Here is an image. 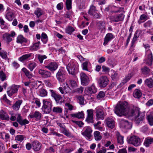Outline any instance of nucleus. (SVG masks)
Wrapping results in <instances>:
<instances>
[{"label": "nucleus", "instance_id": "8", "mask_svg": "<svg viewBox=\"0 0 153 153\" xmlns=\"http://www.w3.org/2000/svg\"><path fill=\"white\" fill-rule=\"evenodd\" d=\"M125 16V15L123 14L120 13L118 15L110 16L109 19L112 22H118L123 21Z\"/></svg>", "mask_w": 153, "mask_h": 153}, {"label": "nucleus", "instance_id": "29", "mask_svg": "<svg viewBox=\"0 0 153 153\" xmlns=\"http://www.w3.org/2000/svg\"><path fill=\"white\" fill-rule=\"evenodd\" d=\"M153 143V138L150 137H146L144 140V145L146 147H148Z\"/></svg>", "mask_w": 153, "mask_h": 153}, {"label": "nucleus", "instance_id": "28", "mask_svg": "<svg viewBox=\"0 0 153 153\" xmlns=\"http://www.w3.org/2000/svg\"><path fill=\"white\" fill-rule=\"evenodd\" d=\"M147 55V57L146 60V64L149 65H151L152 64L153 60V56L152 53L151 52L146 53Z\"/></svg>", "mask_w": 153, "mask_h": 153}, {"label": "nucleus", "instance_id": "44", "mask_svg": "<svg viewBox=\"0 0 153 153\" xmlns=\"http://www.w3.org/2000/svg\"><path fill=\"white\" fill-rule=\"evenodd\" d=\"M10 34L6 33L3 34V38L4 40H6L8 42H9L12 41V39Z\"/></svg>", "mask_w": 153, "mask_h": 153}, {"label": "nucleus", "instance_id": "19", "mask_svg": "<svg viewBox=\"0 0 153 153\" xmlns=\"http://www.w3.org/2000/svg\"><path fill=\"white\" fill-rule=\"evenodd\" d=\"M106 124L107 126L111 129L114 127L115 122L114 120L110 117L107 118L105 120Z\"/></svg>", "mask_w": 153, "mask_h": 153}, {"label": "nucleus", "instance_id": "10", "mask_svg": "<svg viewBox=\"0 0 153 153\" xmlns=\"http://www.w3.org/2000/svg\"><path fill=\"white\" fill-rule=\"evenodd\" d=\"M50 91L51 97L54 99L56 103L62 102V97L60 94L56 93V91L53 90H50Z\"/></svg>", "mask_w": 153, "mask_h": 153}, {"label": "nucleus", "instance_id": "48", "mask_svg": "<svg viewBox=\"0 0 153 153\" xmlns=\"http://www.w3.org/2000/svg\"><path fill=\"white\" fill-rule=\"evenodd\" d=\"M53 112L56 113H61L62 111V108L59 107H54L52 109Z\"/></svg>", "mask_w": 153, "mask_h": 153}, {"label": "nucleus", "instance_id": "3", "mask_svg": "<svg viewBox=\"0 0 153 153\" xmlns=\"http://www.w3.org/2000/svg\"><path fill=\"white\" fill-rule=\"evenodd\" d=\"M66 68L69 74L73 75L76 74L78 71L77 64L72 61L70 62Z\"/></svg>", "mask_w": 153, "mask_h": 153}, {"label": "nucleus", "instance_id": "15", "mask_svg": "<svg viewBox=\"0 0 153 153\" xmlns=\"http://www.w3.org/2000/svg\"><path fill=\"white\" fill-rule=\"evenodd\" d=\"M97 91V89L94 85L91 86L86 88L85 90V92L87 95H91L95 94Z\"/></svg>", "mask_w": 153, "mask_h": 153}, {"label": "nucleus", "instance_id": "26", "mask_svg": "<svg viewBox=\"0 0 153 153\" xmlns=\"http://www.w3.org/2000/svg\"><path fill=\"white\" fill-rule=\"evenodd\" d=\"M32 55V54L31 53L24 55L19 58V60L21 62L29 60L30 59V58Z\"/></svg>", "mask_w": 153, "mask_h": 153}, {"label": "nucleus", "instance_id": "23", "mask_svg": "<svg viewBox=\"0 0 153 153\" xmlns=\"http://www.w3.org/2000/svg\"><path fill=\"white\" fill-rule=\"evenodd\" d=\"M23 102L22 100H18L12 106L13 110L15 111H18L20 108V105Z\"/></svg>", "mask_w": 153, "mask_h": 153}, {"label": "nucleus", "instance_id": "14", "mask_svg": "<svg viewBox=\"0 0 153 153\" xmlns=\"http://www.w3.org/2000/svg\"><path fill=\"white\" fill-rule=\"evenodd\" d=\"M109 80L106 76H102L99 79L98 83L100 87L105 88L108 85Z\"/></svg>", "mask_w": 153, "mask_h": 153}, {"label": "nucleus", "instance_id": "27", "mask_svg": "<svg viewBox=\"0 0 153 153\" xmlns=\"http://www.w3.org/2000/svg\"><path fill=\"white\" fill-rule=\"evenodd\" d=\"M0 118L2 120L7 121L10 119L9 116L8 114L2 110L0 111Z\"/></svg>", "mask_w": 153, "mask_h": 153}, {"label": "nucleus", "instance_id": "24", "mask_svg": "<svg viewBox=\"0 0 153 153\" xmlns=\"http://www.w3.org/2000/svg\"><path fill=\"white\" fill-rule=\"evenodd\" d=\"M114 38V35L111 33L107 34L104 39L103 45L105 46Z\"/></svg>", "mask_w": 153, "mask_h": 153}, {"label": "nucleus", "instance_id": "50", "mask_svg": "<svg viewBox=\"0 0 153 153\" xmlns=\"http://www.w3.org/2000/svg\"><path fill=\"white\" fill-rule=\"evenodd\" d=\"M65 30L66 33L71 34L75 30V29L73 27L71 26H68L65 29Z\"/></svg>", "mask_w": 153, "mask_h": 153}, {"label": "nucleus", "instance_id": "35", "mask_svg": "<svg viewBox=\"0 0 153 153\" xmlns=\"http://www.w3.org/2000/svg\"><path fill=\"white\" fill-rule=\"evenodd\" d=\"M72 117H74L79 119L82 118L84 117V114L83 111L79 112L76 114H71Z\"/></svg>", "mask_w": 153, "mask_h": 153}, {"label": "nucleus", "instance_id": "46", "mask_svg": "<svg viewBox=\"0 0 153 153\" xmlns=\"http://www.w3.org/2000/svg\"><path fill=\"white\" fill-rule=\"evenodd\" d=\"M48 94L47 91L44 89H40L39 91V95L42 97H46Z\"/></svg>", "mask_w": 153, "mask_h": 153}, {"label": "nucleus", "instance_id": "39", "mask_svg": "<svg viewBox=\"0 0 153 153\" xmlns=\"http://www.w3.org/2000/svg\"><path fill=\"white\" fill-rule=\"evenodd\" d=\"M14 17V14L12 12H8L6 15V18L9 21H12Z\"/></svg>", "mask_w": 153, "mask_h": 153}, {"label": "nucleus", "instance_id": "41", "mask_svg": "<svg viewBox=\"0 0 153 153\" xmlns=\"http://www.w3.org/2000/svg\"><path fill=\"white\" fill-rule=\"evenodd\" d=\"M147 118L149 124L151 126L153 125V112L148 115Z\"/></svg>", "mask_w": 153, "mask_h": 153}, {"label": "nucleus", "instance_id": "51", "mask_svg": "<svg viewBox=\"0 0 153 153\" xmlns=\"http://www.w3.org/2000/svg\"><path fill=\"white\" fill-rule=\"evenodd\" d=\"M41 40L44 43H46L47 42L48 37L46 33H42Z\"/></svg>", "mask_w": 153, "mask_h": 153}, {"label": "nucleus", "instance_id": "58", "mask_svg": "<svg viewBox=\"0 0 153 153\" xmlns=\"http://www.w3.org/2000/svg\"><path fill=\"white\" fill-rule=\"evenodd\" d=\"M66 8L67 10H69L71 8V0H66Z\"/></svg>", "mask_w": 153, "mask_h": 153}, {"label": "nucleus", "instance_id": "45", "mask_svg": "<svg viewBox=\"0 0 153 153\" xmlns=\"http://www.w3.org/2000/svg\"><path fill=\"white\" fill-rule=\"evenodd\" d=\"M90 64V63L88 61H85L84 62L82 65V69L84 70L88 71V67L89 64Z\"/></svg>", "mask_w": 153, "mask_h": 153}, {"label": "nucleus", "instance_id": "40", "mask_svg": "<svg viewBox=\"0 0 153 153\" xmlns=\"http://www.w3.org/2000/svg\"><path fill=\"white\" fill-rule=\"evenodd\" d=\"M85 0H78L77 3L79 9H81L84 8Z\"/></svg>", "mask_w": 153, "mask_h": 153}, {"label": "nucleus", "instance_id": "62", "mask_svg": "<svg viewBox=\"0 0 153 153\" xmlns=\"http://www.w3.org/2000/svg\"><path fill=\"white\" fill-rule=\"evenodd\" d=\"M0 56L3 59L6 58L7 56V53L6 52L2 51L0 52Z\"/></svg>", "mask_w": 153, "mask_h": 153}, {"label": "nucleus", "instance_id": "60", "mask_svg": "<svg viewBox=\"0 0 153 153\" xmlns=\"http://www.w3.org/2000/svg\"><path fill=\"white\" fill-rule=\"evenodd\" d=\"M109 7L110 8V11H111V12L114 13H118L120 12V11L119 9L117 10H113V8H117V7L114 6H109Z\"/></svg>", "mask_w": 153, "mask_h": 153}, {"label": "nucleus", "instance_id": "6", "mask_svg": "<svg viewBox=\"0 0 153 153\" xmlns=\"http://www.w3.org/2000/svg\"><path fill=\"white\" fill-rule=\"evenodd\" d=\"M80 76L81 85L84 86L88 85L90 82L89 77L82 72L80 73Z\"/></svg>", "mask_w": 153, "mask_h": 153}, {"label": "nucleus", "instance_id": "53", "mask_svg": "<svg viewBox=\"0 0 153 153\" xmlns=\"http://www.w3.org/2000/svg\"><path fill=\"white\" fill-rule=\"evenodd\" d=\"M141 71L144 74L147 75L150 71V69L147 67H144L141 69Z\"/></svg>", "mask_w": 153, "mask_h": 153}, {"label": "nucleus", "instance_id": "42", "mask_svg": "<svg viewBox=\"0 0 153 153\" xmlns=\"http://www.w3.org/2000/svg\"><path fill=\"white\" fill-rule=\"evenodd\" d=\"M37 65V64L33 62L28 64L27 67L31 71H32Z\"/></svg>", "mask_w": 153, "mask_h": 153}, {"label": "nucleus", "instance_id": "64", "mask_svg": "<svg viewBox=\"0 0 153 153\" xmlns=\"http://www.w3.org/2000/svg\"><path fill=\"white\" fill-rule=\"evenodd\" d=\"M70 82L71 86L74 88H75L77 87V84L76 81L73 80H70Z\"/></svg>", "mask_w": 153, "mask_h": 153}, {"label": "nucleus", "instance_id": "47", "mask_svg": "<svg viewBox=\"0 0 153 153\" xmlns=\"http://www.w3.org/2000/svg\"><path fill=\"white\" fill-rule=\"evenodd\" d=\"M22 71L25 73V75L29 78H31L32 76V74L26 68H23L22 69Z\"/></svg>", "mask_w": 153, "mask_h": 153}, {"label": "nucleus", "instance_id": "9", "mask_svg": "<svg viewBox=\"0 0 153 153\" xmlns=\"http://www.w3.org/2000/svg\"><path fill=\"white\" fill-rule=\"evenodd\" d=\"M20 86L19 85L13 84L9 88V90L7 91L8 96L10 97L12 96L13 94L16 93L19 89Z\"/></svg>", "mask_w": 153, "mask_h": 153}, {"label": "nucleus", "instance_id": "37", "mask_svg": "<svg viewBox=\"0 0 153 153\" xmlns=\"http://www.w3.org/2000/svg\"><path fill=\"white\" fill-rule=\"evenodd\" d=\"M36 56L41 64L43 63V60L47 58V56L45 55H41L39 54H36Z\"/></svg>", "mask_w": 153, "mask_h": 153}, {"label": "nucleus", "instance_id": "31", "mask_svg": "<svg viewBox=\"0 0 153 153\" xmlns=\"http://www.w3.org/2000/svg\"><path fill=\"white\" fill-rule=\"evenodd\" d=\"M27 42V39L24 37L22 35H19L17 37L16 42L18 43L22 44L24 43H26Z\"/></svg>", "mask_w": 153, "mask_h": 153}, {"label": "nucleus", "instance_id": "34", "mask_svg": "<svg viewBox=\"0 0 153 153\" xmlns=\"http://www.w3.org/2000/svg\"><path fill=\"white\" fill-rule=\"evenodd\" d=\"M145 84L149 88L153 87V80L151 78H149L146 79L145 81Z\"/></svg>", "mask_w": 153, "mask_h": 153}, {"label": "nucleus", "instance_id": "5", "mask_svg": "<svg viewBox=\"0 0 153 153\" xmlns=\"http://www.w3.org/2000/svg\"><path fill=\"white\" fill-rule=\"evenodd\" d=\"M56 77L59 82H63L66 79V72L62 68L60 69L56 74Z\"/></svg>", "mask_w": 153, "mask_h": 153}, {"label": "nucleus", "instance_id": "12", "mask_svg": "<svg viewBox=\"0 0 153 153\" xmlns=\"http://www.w3.org/2000/svg\"><path fill=\"white\" fill-rule=\"evenodd\" d=\"M38 73L44 79H47L52 76L51 72L42 69L39 70Z\"/></svg>", "mask_w": 153, "mask_h": 153}, {"label": "nucleus", "instance_id": "22", "mask_svg": "<svg viewBox=\"0 0 153 153\" xmlns=\"http://www.w3.org/2000/svg\"><path fill=\"white\" fill-rule=\"evenodd\" d=\"M41 114L37 111H36L34 112H32L29 115L31 118H35L37 120H39L41 117Z\"/></svg>", "mask_w": 153, "mask_h": 153}, {"label": "nucleus", "instance_id": "20", "mask_svg": "<svg viewBox=\"0 0 153 153\" xmlns=\"http://www.w3.org/2000/svg\"><path fill=\"white\" fill-rule=\"evenodd\" d=\"M96 111V119L103 120L104 119V112L101 109L97 108Z\"/></svg>", "mask_w": 153, "mask_h": 153}, {"label": "nucleus", "instance_id": "1", "mask_svg": "<svg viewBox=\"0 0 153 153\" xmlns=\"http://www.w3.org/2000/svg\"><path fill=\"white\" fill-rule=\"evenodd\" d=\"M114 112L118 116L128 115L131 113L127 102L125 101L120 102L117 104Z\"/></svg>", "mask_w": 153, "mask_h": 153}, {"label": "nucleus", "instance_id": "13", "mask_svg": "<svg viewBox=\"0 0 153 153\" xmlns=\"http://www.w3.org/2000/svg\"><path fill=\"white\" fill-rule=\"evenodd\" d=\"M97 11L96 7L92 5L90 6V9L88 11V13L96 18H100V16L96 12Z\"/></svg>", "mask_w": 153, "mask_h": 153}, {"label": "nucleus", "instance_id": "43", "mask_svg": "<svg viewBox=\"0 0 153 153\" xmlns=\"http://www.w3.org/2000/svg\"><path fill=\"white\" fill-rule=\"evenodd\" d=\"M40 42L39 41L34 44L31 47V49L33 50L37 51L40 48L39 45Z\"/></svg>", "mask_w": 153, "mask_h": 153}, {"label": "nucleus", "instance_id": "2", "mask_svg": "<svg viewBox=\"0 0 153 153\" xmlns=\"http://www.w3.org/2000/svg\"><path fill=\"white\" fill-rule=\"evenodd\" d=\"M129 116H134L135 121L136 123L139 124L144 118V114L137 110H131V113Z\"/></svg>", "mask_w": 153, "mask_h": 153}, {"label": "nucleus", "instance_id": "36", "mask_svg": "<svg viewBox=\"0 0 153 153\" xmlns=\"http://www.w3.org/2000/svg\"><path fill=\"white\" fill-rule=\"evenodd\" d=\"M44 13L43 11L39 8H37L34 11V14L37 18H39Z\"/></svg>", "mask_w": 153, "mask_h": 153}, {"label": "nucleus", "instance_id": "38", "mask_svg": "<svg viewBox=\"0 0 153 153\" xmlns=\"http://www.w3.org/2000/svg\"><path fill=\"white\" fill-rule=\"evenodd\" d=\"M95 139L96 141L100 140L102 138L100 132L98 131H95L94 133Z\"/></svg>", "mask_w": 153, "mask_h": 153}, {"label": "nucleus", "instance_id": "25", "mask_svg": "<svg viewBox=\"0 0 153 153\" xmlns=\"http://www.w3.org/2000/svg\"><path fill=\"white\" fill-rule=\"evenodd\" d=\"M59 91L62 94H65V91L66 93H68L70 90V88L67 83L66 84V86H64V88L62 87H60L58 88Z\"/></svg>", "mask_w": 153, "mask_h": 153}, {"label": "nucleus", "instance_id": "33", "mask_svg": "<svg viewBox=\"0 0 153 153\" xmlns=\"http://www.w3.org/2000/svg\"><path fill=\"white\" fill-rule=\"evenodd\" d=\"M142 95V93L141 91L138 89H135L133 92L134 97L136 98H140Z\"/></svg>", "mask_w": 153, "mask_h": 153}, {"label": "nucleus", "instance_id": "55", "mask_svg": "<svg viewBox=\"0 0 153 153\" xmlns=\"http://www.w3.org/2000/svg\"><path fill=\"white\" fill-rule=\"evenodd\" d=\"M61 131L62 133L67 137L70 136L71 135V133L65 128V127L63 128V129H62Z\"/></svg>", "mask_w": 153, "mask_h": 153}, {"label": "nucleus", "instance_id": "18", "mask_svg": "<svg viewBox=\"0 0 153 153\" xmlns=\"http://www.w3.org/2000/svg\"><path fill=\"white\" fill-rule=\"evenodd\" d=\"M58 65L55 62H51L48 65L45 66V67L51 72H53L58 68Z\"/></svg>", "mask_w": 153, "mask_h": 153}, {"label": "nucleus", "instance_id": "49", "mask_svg": "<svg viewBox=\"0 0 153 153\" xmlns=\"http://www.w3.org/2000/svg\"><path fill=\"white\" fill-rule=\"evenodd\" d=\"M25 138V137L23 135H17L15 137L16 141L22 142Z\"/></svg>", "mask_w": 153, "mask_h": 153}, {"label": "nucleus", "instance_id": "17", "mask_svg": "<svg viewBox=\"0 0 153 153\" xmlns=\"http://www.w3.org/2000/svg\"><path fill=\"white\" fill-rule=\"evenodd\" d=\"M92 131L89 127H87L85 131L82 133V134L88 140H90L92 137L91 133Z\"/></svg>", "mask_w": 153, "mask_h": 153}, {"label": "nucleus", "instance_id": "4", "mask_svg": "<svg viewBox=\"0 0 153 153\" xmlns=\"http://www.w3.org/2000/svg\"><path fill=\"white\" fill-rule=\"evenodd\" d=\"M43 105L42 107V110L44 113L48 114L51 111L52 106V103L47 100H43Z\"/></svg>", "mask_w": 153, "mask_h": 153}, {"label": "nucleus", "instance_id": "30", "mask_svg": "<svg viewBox=\"0 0 153 153\" xmlns=\"http://www.w3.org/2000/svg\"><path fill=\"white\" fill-rule=\"evenodd\" d=\"M97 25L100 30L102 31H105V22L102 21H100L97 23Z\"/></svg>", "mask_w": 153, "mask_h": 153}, {"label": "nucleus", "instance_id": "11", "mask_svg": "<svg viewBox=\"0 0 153 153\" xmlns=\"http://www.w3.org/2000/svg\"><path fill=\"white\" fill-rule=\"evenodd\" d=\"M120 126L122 128L125 129H129L132 127V125L131 123L128 120L121 119L120 121Z\"/></svg>", "mask_w": 153, "mask_h": 153}, {"label": "nucleus", "instance_id": "59", "mask_svg": "<svg viewBox=\"0 0 153 153\" xmlns=\"http://www.w3.org/2000/svg\"><path fill=\"white\" fill-rule=\"evenodd\" d=\"M0 79L2 81H4L6 79V75L2 71H0Z\"/></svg>", "mask_w": 153, "mask_h": 153}, {"label": "nucleus", "instance_id": "21", "mask_svg": "<svg viewBox=\"0 0 153 153\" xmlns=\"http://www.w3.org/2000/svg\"><path fill=\"white\" fill-rule=\"evenodd\" d=\"M33 149L35 151H39L41 148L42 144L37 140L33 141L32 143Z\"/></svg>", "mask_w": 153, "mask_h": 153}, {"label": "nucleus", "instance_id": "56", "mask_svg": "<svg viewBox=\"0 0 153 153\" xmlns=\"http://www.w3.org/2000/svg\"><path fill=\"white\" fill-rule=\"evenodd\" d=\"M105 96V93L103 91H100L97 96V98L99 100L103 98Z\"/></svg>", "mask_w": 153, "mask_h": 153}, {"label": "nucleus", "instance_id": "16", "mask_svg": "<svg viewBox=\"0 0 153 153\" xmlns=\"http://www.w3.org/2000/svg\"><path fill=\"white\" fill-rule=\"evenodd\" d=\"M87 116L85 120V121L88 123H91L94 122L93 117V110L92 109H88L87 111Z\"/></svg>", "mask_w": 153, "mask_h": 153}, {"label": "nucleus", "instance_id": "54", "mask_svg": "<svg viewBox=\"0 0 153 153\" xmlns=\"http://www.w3.org/2000/svg\"><path fill=\"white\" fill-rule=\"evenodd\" d=\"M78 101L81 105H84V98L82 96H80L78 97Z\"/></svg>", "mask_w": 153, "mask_h": 153}, {"label": "nucleus", "instance_id": "63", "mask_svg": "<svg viewBox=\"0 0 153 153\" xmlns=\"http://www.w3.org/2000/svg\"><path fill=\"white\" fill-rule=\"evenodd\" d=\"M65 106L68 108L67 109L70 111H72L74 109V106L68 103H66Z\"/></svg>", "mask_w": 153, "mask_h": 153}, {"label": "nucleus", "instance_id": "52", "mask_svg": "<svg viewBox=\"0 0 153 153\" xmlns=\"http://www.w3.org/2000/svg\"><path fill=\"white\" fill-rule=\"evenodd\" d=\"M112 72L111 74V77L113 80H115L118 78V73L114 71H112Z\"/></svg>", "mask_w": 153, "mask_h": 153}, {"label": "nucleus", "instance_id": "61", "mask_svg": "<svg viewBox=\"0 0 153 153\" xmlns=\"http://www.w3.org/2000/svg\"><path fill=\"white\" fill-rule=\"evenodd\" d=\"M73 15V12L72 11L68 10L66 12L65 14V16L68 18L71 19Z\"/></svg>", "mask_w": 153, "mask_h": 153}, {"label": "nucleus", "instance_id": "7", "mask_svg": "<svg viewBox=\"0 0 153 153\" xmlns=\"http://www.w3.org/2000/svg\"><path fill=\"white\" fill-rule=\"evenodd\" d=\"M128 143L132 144L135 146H139L141 143L140 139L135 136H131L128 140Z\"/></svg>", "mask_w": 153, "mask_h": 153}, {"label": "nucleus", "instance_id": "32", "mask_svg": "<svg viewBox=\"0 0 153 153\" xmlns=\"http://www.w3.org/2000/svg\"><path fill=\"white\" fill-rule=\"evenodd\" d=\"M115 134L117 137L118 143L122 144L123 143V137L121 135L119 132L117 131H116Z\"/></svg>", "mask_w": 153, "mask_h": 153}, {"label": "nucleus", "instance_id": "57", "mask_svg": "<svg viewBox=\"0 0 153 153\" xmlns=\"http://www.w3.org/2000/svg\"><path fill=\"white\" fill-rule=\"evenodd\" d=\"M147 16L145 14H142L141 15L140 18V20L138 21V22L139 24L142 23L141 20H143V22L145 21L147 19Z\"/></svg>", "mask_w": 153, "mask_h": 153}]
</instances>
